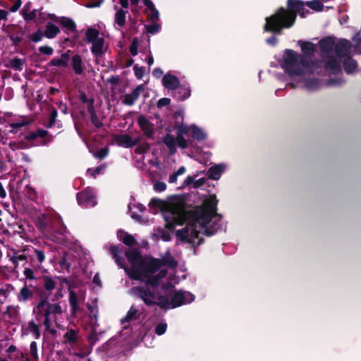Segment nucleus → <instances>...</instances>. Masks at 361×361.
I'll return each instance as SVG.
<instances>
[{"label": "nucleus", "mask_w": 361, "mask_h": 361, "mask_svg": "<svg viewBox=\"0 0 361 361\" xmlns=\"http://www.w3.org/2000/svg\"><path fill=\"white\" fill-rule=\"evenodd\" d=\"M154 202L166 209L164 217L168 229L185 224L184 227L176 231V236L181 242L199 245L202 242V234L212 235L222 228L221 216L216 213L218 200L215 195H210L201 207L188 212L184 209V200L180 197H173L166 203L161 200Z\"/></svg>", "instance_id": "f257e3e1"}, {"label": "nucleus", "mask_w": 361, "mask_h": 361, "mask_svg": "<svg viewBox=\"0 0 361 361\" xmlns=\"http://www.w3.org/2000/svg\"><path fill=\"white\" fill-rule=\"evenodd\" d=\"M319 48L323 61L307 62L305 57L296 51L287 49L283 55L281 67L293 80L289 85L292 88L302 87L312 91L320 87L319 80L312 77V75L321 74L325 69L331 73L341 71L339 63L329 56V51L334 46V40L331 37L319 41Z\"/></svg>", "instance_id": "f03ea898"}, {"label": "nucleus", "mask_w": 361, "mask_h": 361, "mask_svg": "<svg viewBox=\"0 0 361 361\" xmlns=\"http://www.w3.org/2000/svg\"><path fill=\"white\" fill-rule=\"evenodd\" d=\"M177 263L169 252L160 259V269L148 274L145 279V286L133 288L130 293L140 298L147 305H157L161 308L173 309L190 303L195 296L188 291L178 290L173 293L171 282H163L161 279L166 276L167 269H173Z\"/></svg>", "instance_id": "7ed1b4c3"}, {"label": "nucleus", "mask_w": 361, "mask_h": 361, "mask_svg": "<svg viewBox=\"0 0 361 361\" xmlns=\"http://www.w3.org/2000/svg\"><path fill=\"white\" fill-rule=\"evenodd\" d=\"M110 251L117 264L123 268L131 279L145 281L149 274H154L160 269V259L150 257H142L138 250H131L126 252L130 267H125L117 257L120 252L118 247H111Z\"/></svg>", "instance_id": "20e7f679"}, {"label": "nucleus", "mask_w": 361, "mask_h": 361, "mask_svg": "<svg viewBox=\"0 0 361 361\" xmlns=\"http://www.w3.org/2000/svg\"><path fill=\"white\" fill-rule=\"evenodd\" d=\"M174 118L176 120L175 129L176 130V137L175 138L169 133L163 138L164 143L169 149L171 154L176 152L177 147L181 149H186L191 141L185 139V135L190 133L193 140L197 142L204 141L207 138V133L204 129L195 124L190 126L183 123V114L182 112L176 113Z\"/></svg>", "instance_id": "39448f33"}, {"label": "nucleus", "mask_w": 361, "mask_h": 361, "mask_svg": "<svg viewBox=\"0 0 361 361\" xmlns=\"http://www.w3.org/2000/svg\"><path fill=\"white\" fill-rule=\"evenodd\" d=\"M304 4L298 0H288V8H280L271 17L266 19L265 31L280 33L283 28H289L295 23L297 13L305 17Z\"/></svg>", "instance_id": "423d86ee"}, {"label": "nucleus", "mask_w": 361, "mask_h": 361, "mask_svg": "<svg viewBox=\"0 0 361 361\" xmlns=\"http://www.w3.org/2000/svg\"><path fill=\"white\" fill-rule=\"evenodd\" d=\"M33 313L37 320L40 321L44 317V325L46 330L54 334L56 331L51 329L53 323L58 327H61L63 317L61 307L58 303H50L47 300H41L33 309Z\"/></svg>", "instance_id": "0eeeda50"}, {"label": "nucleus", "mask_w": 361, "mask_h": 361, "mask_svg": "<svg viewBox=\"0 0 361 361\" xmlns=\"http://www.w3.org/2000/svg\"><path fill=\"white\" fill-rule=\"evenodd\" d=\"M351 50V44L350 42L345 39L339 41L335 46H334L331 50L329 51V56L334 60H336L340 65V61L343 59V67L344 70L347 73H355L357 69V62L348 57V55L350 54Z\"/></svg>", "instance_id": "6e6552de"}, {"label": "nucleus", "mask_w": 361, "mask_h": 361, "mask_svg": "<svg viewBox=\"0 0 361 361\" xmlns=\"http://www.w3.org/2000/svg\"><path fill=\"white\" fill-rule=\"evenodd\" d=\"M85 39L91 44L90 50L96 58L102 57L107 51L109 45L104 36L94 27H88L85 32Z\"/></svg>", "instance_id": "1a4fd4ad"}, {"label": "nucleus", "mask_w": 361, "mask_h": 361, "mask_svg": "<svg viewBox=\"0 0 361 361\" xmlns=\"http://www.w3.org/2000/svg\"><path fill=\"white\" fill-rule=\"evenodd\" d=\"M78 202L85 207H92L97 204L94 191L90 188H87L77 195Z\"/></svg>", "instance_id": "9d476101"}, {"label": "nucleus", "mask_w": 361, "mask_h": 361, "mask_svg": "<svg viewBox=\"0 0 361 361\" xmlns=\"http://www.w3.org/2000/svg\"><path fill=\"white\" fill-rule=\"evenodd\" d=\"M137 123L140 129L147 137L152 138L154 136V124L151 123L146 116L140 115L137 118Z\"/></svg>", "instance_id": "9b49d317"}, {"label": "nucleus", "mask_w": 361, "mask_h": 361, "mask_svg": "<svg viewBox=\"0 0 361 361\" xmlns=\"http://www.w3.org/2000/svg\"><path fill=\"white\" fill-rule=\"evenodd\" d=\"M23 18L26 20H33L35 18H37V16H43L42 18L44 19H46V17H45L46 14L42 13L41 11H39L38 10L30 11V3L27 4L24 6L23 10ZM47 16L51 19H54V20L56 19V16L53 14H47Z\"/></svg>", "instance_id": "f8f14e48"}, {"label": "nucleus", "mask_w": 361, "mask_h": 361, "mask_svg": "<svg viewBox=\"0 0 361 361\" xmlns=\"http://www.w3.org/2000/svg\"><path fill=\"white\" fill-rule=\"evenodd\" d=\"M144 90L145 88L143 85L137 86L131 92L124 95L123 99H122V103L128 106L133 105L140 97V94L144 92Z\"/></svg>", "instance_id": "ddd939ff"}, {"label": "nucleus", "mask_w": 361, "mask_h": 361, "mask_svg": "<svg viewBox=\"0 0 361 361\" xmlns=\"http://www.w3.org/2000/svg\"><path fill=\"white\" fill-rule=\"evenodd\" d=\"M227 166L224 163H221L211 166L208 171L207 176L210 179L219 180L222 173L226 171Z\"/></svg>", "instance_id": "4468645a"}, {"label": "nucleus", "mask_w": 361, "mask_h": 361, "mask_svg": "<svg viewBox=\"0 0 361 361\" xmlns=\"http://www.w3.org/2000/svg\"><path fill=\"white\" fill-rule=\"evenodd\" d=\"M140 138H133L128 134H123L116 137V142L119 146L123 147H131L138 143Z\"/></svg>", "instance_id": "2eb2a0df"}, {"label": "nucleus", "mask_w": 361, "mask_h": 361, "mask_svg": "<svg viewBox=\"0 0 361 361\" xmlns=\"http://www.w3.org/2000/svg\"><path fill=\"white\" fill-rule=\"evenodd\" d=\"M147 8V16L152 22H157L159 18V13L151 0H143Z\"/></svg>", "instance_id": "dca6fc26"}, {"label": "nucleus", "mask_w": 361, "mask_h": 361, "mask_svg": "<svg viewBox=\"0 0 361 361\" xmlns=\"http://www.w3.org/2000/svg\"><path fill=\"white\" fill-rule=\"evenodd\" d=\"M162 82L166 88L170 90H175L178 87L179 85L178 79L176 77L169 74L164 76Z\"/></svg>", "instance_id": "f3484780"}, {"label": "nucleus", "mask_w": 361, "mask_h": 361, "mask_svg": "<svg viewBox=\"0 0 361 361\" xmlns=\"http://www.w3.org/2000/svg\"><path fill=\"white\" fill-rule=\"evenodd\" d=\"M301 49L305 56H311L316 51V46L310 42H300Z\"/></svg>", "instance_id": "a211bd4d"}, {"label": "nucleus", "mask_w": 361, "mask_h": 361, "mask_svg": "<svg viewBox=\"0 0 361 361\" xmlns=\"http://www.w3.org/2000/svg\"><path fill=\"white\" fill-rule=\"evenodd\" d=\"M60 32L59 28L52 23H47L44 36L49 39L54 38Z\"/></svg>", "instance_id": "6ab92c4d"}, {"label": "nucleus", "mask_w": 361, "mask_h": 361, "mask_svg": "<svg viewBox=\"0 0 361 361\" xmlns=\"http://www.w3.org/2000/svg\"><path fill=\"white\" fill-rule=\"evenodd\" d=\"M72 67L76 74L83 72L82 60L79 55H74L71 59Z\"/></svg>", "instance_id": "aec40b11"}, {"label": "nucleus", "mask_w": 361, "mask_h": 361, "mask_svg": "<svg viewBox=\"0 0 361 361\" xmlns=\"http://www.w3.org/2000/svg\"><path fill=\"white\" fill-rule=\"evenodd\" d=\"M138 317L139 310L135 306H131L125 317H123L121 322L123 324H125L126 323H128L130 321L136 319Z\"/></svg>", "instance_id": "412c9836"}, {"label": "nucleus", "mask_w": 361, "mask_h": 361, "mask_svg": "<svg viewBox=\"0 0 361 361\" xmlns=\"http://www.w3.org/2000/svg\"><path fill=\"white\" fill-rule=\"evenodd\" d=\"M126 13L127 11H125L123 10H118L115 14V18L114 21L115 23L119 26L123 27L126 23Z\"/></svg>", "instance_id": "4be33fe9"}, {"label": "nucleus", "mask_w": 361, "mask_h": 361, "mask_svg": "<svg viewBox=\"0 0 361 361\" xmlns=\"http://www.w3.org/2000/svg\"><path fill=\"white\" fill-rule=\"evenodd\" d=\"M32 296L31 290L27 286H24L20 290L18 295V300L20 302H25L29 300Z\"/></svg>", "instance_id": "5701e85b"}, {"label": "nucleus", "mask_w": 361, "mask_h": 361, "mask_svg": "<svg viewBox=\"0 0 361 361\" xmlns=\"http://www.w3.org/2000/svg\"><path fill=\"white\" fill-rule=\"evenodd\" d=\"M326 1V0H313L309 1L305 3L306 6L310 8L315 11H321L323 10L324 5L323 2Z\"/></svg>", "instance_id": "b1692460"}, {"label": "nucleus", "mask_w": 361, "mask_h": 361, "mask_svg": "<svg viewBox=\"0 0 361 361\" xmlns=\"http://www.w3.org/2000/svg\"><path fill=\"white\" fill-rule=\"evenodd\" d=\"M118 237L120 240L123 241L127 245H132L135 243L134 238L129 234L125 233L124 232L119 231L118 233Z\"/></svg>", "instance_id": "393cba45"}, {"label": "nucleus", "mask_w": 361, "mask_h": 361, "mask_svg": "<svg viewBox=\"0 0 361 361\" xmlns=\"http://www.w3.org/2000/svg\"><path fill=\"white\" fill-rule=\"evenodd\" d=\"M190 95V90L188 87H180L175 92V97L178 99H185Z\"/></svg>", "instance_id": "a878e982"}, {"label": "nucleus", "mask_w": 361, "mask_h": 361, "mask_svg": "<svg viewBox=\"0 0 361 361\" xmlns=\"http://www.w3.org/2000/svg\"><path fill=\"white\" fill-rule=\"evenodd\" d=\"M154 235L164 241H169L171 239L169 231L163 228L157 229L154 233Z\"/></svg>", "instance_id": "bb28decb"}, {"label": "nucleus", "mask_w": 361, "mask_h": 361, "mask_svg": "<svg viewBox=\"0 0 361 361\" xmlns=\"http://www.w3.org/2000/svg\"><path fill=\"white\" fill-rule=\"evenodd\" d=\"M186 171L184 166H180L176 172L173 173L169 176V182L170 183H175L177 182L178 177L183 175Z\"/></svg>", "instance_id": "cd10ccee"}, {"label": "nucleus", "mask_w": 361, "mask_h": 361, "mask_svg": "<svg viewBox=\"0 0 361 361\" xmlns=\"http://www.w3.org/2000/svg\"><path fill=\"white\" fill-rule=\"evenodd\" d=\"M68 56L66 54H63L59 59H54L51 61V64L53 66L65 67V66H66L68 65Z\"/></svg>", "instance_id": "c85d7f7f"}, {"label": "nucleus", "mask_w": 361, "mask_h": 361, "mask_svg": "<svg viewBox=\"0 0 361 361\" xmlns=\"http://www.w3.org/2000/svg\"><path fill=\"white\" fill-rule=\"evenodd\" d=\"M28 330L32 333L36 339H39L40 337L39 327L33 322L30 321L27 326Z\"/></svg>", "instance_id": "c756f323"}, {"label": "nucleus", "mask_w": 361, "mask_h": 361, "mask_svg": "<svg viewBox=\"0 0 361 361\" xmlns=\"http://www.w3.org/2000/svg\"><path fill=\"white\" fill-rule=\"evenodd\" d=\"M23 61L18 58H14L9 61V66L15 70L20 71L23 68Z\"/></svg>", "instance_id": "7c9ffc66"}, {"label": "nucleus", "mask_w": 361, "mask_h": 361, "mask_svg": "<svg viewBox=\"0 0 361 361\" xmlns=\"http://www.w3.org/2000/svg\"><path fill=\"white\" fill-rule=\"evenodd\" d=\"M69 301L73 310L76 311L78 309V297L73 290L69 291Z\"/></svg>", "instance_id": "2f4dec72"}, {"label": "nucleus", "mask_w": 361, "mask_h": 361, "mask_svg": "<svg viewBox=\"0 0 361 361\" xmlns=\"http://www.w3.org/2000/svg\"><path fill=\"white\" fill-rule=\"evenodd\" d=\"M44 288L47 290H52L56 286L55 281L49 276H45L44 279Z\"/></svg>", "instance_id": "473e14b6"}, {"label": "nucleus", "mask_w": 361, "mask_h": 361, "mask_svg": "<svg viewBox=\"0 0 361 361\" xmlns=\"http://www.w3.org/2000/svg\"><path fill=\"white\" fill-rule=\"evenodd\" d=\"M65 338L70 343H75L76 341V333L75 331L68 330L65 334Z\"/></svg>", "instance_id": "72a5a7b5"}, {"label": "nucleus", "mask_w": 361, "mask_h": 361, "mask_svg": "<svg viewBox=\"0 0 361 361\" xmlns=\"http://www.w3.org/2000/svg\"><path fill=\"white\" fill-rule=\"evenodd\" d=\"M147 31L151 34L157 32L160 28V25L153 22L152 24L147 25Z\"/></svg>", "instance_id": "f704fd0d"}, {"label": "nucleus", "mask_w": 361, "mask_h": 361, "mask_svg": "<svg viewBox=\"0 0 361 361\" xmlns=\"http://www.w3.org/2000/svg\"><path fill=\"white\" fill-rule=\"evenodd\" d=\"M136 77L139 79H142L145 75V69L143 67L135 65L133 68Z\"/></svg>", "instance_id": "c9c22d12"}, {"label": "nucleus", "mask_w": 361, "mask_h": 361, "mask_svg": "<svg viewBox=\"0 0 361 361\" xmlns=\"http://www.w3.org/2000/svg\"><path fill=\"white\" fill-rule=\"evenodd\" d=\"M30 354H31V355L34 357L35 360H37L38 359V354H37V343L35 342V341H32L30 343Z\"/></svg>", "instance_id": "e433bc0d"}, {"label": "nucleus", "mask_w": 361, "mask_h": 361, "mask_svg": "<svg viewBox=\"0 0 361 361\" xmlns=\"http://www.w3.org/2000/svg\"><path fill=\"white\" fill-rule=\"evenodd\" d=\"M137 46H138V40L137 39H133L132 44L130 47V51L133 56H136L137 54Z\"/></svg>", "instance_id": "4c0bfd02"}, {"label": "nucleus", "mask_w": 361, "mask_h": 361, "mask_svg": "<svg viewBox=\"0 0 361 361\" xmlns=\"http://www.w3.org/2000/svg\"><path fill=\"white\" fill-rule=\"evenodd\" d=\"M43 36H44V35H43L42 32L40 30H38L36 32L33 33L30 36V39L33 42H39L42 39Z\"/></svg>", "instance_id": "58836bf2"}, {"label": "nucleus", "mask_w": 361, "mask_h": 361, "mask_svg": "<svg viewBox=\"0 0 361 361\" xmlns=\"http://www.w3.org/2000/svg\"><path fill=\"white\" fill-rule=\"evenodd\" d=\"M109 150L106 148H103L94 154V156L98 159H104L107 156Z\"/></svg>", "instance_id": "ea45409f"}, {"label": "nucleus", "mask_w": 361, "mask_h": 361, "mask_svg": "<svg viewBox=\"0 0 361 361\" xmlns=\"http://www.w3.org/2000/svg\"><path fill=\"white\" fill-rule=\"evenodd\" d=\"M104 169H105L104 166H99L94 170H92L91 169H88L87 173H90V175L95 176L96 175H97V174L100 173L102 171H103L104 170Z\"/></svg>", "instance_id": "a19ab883"}, {"label": "nucleus", "mask_w": 361, "mask_h": 361, "mask_svg": "<svg viewBox=\"0 0 361 361\" xmlns=\"http://www.w3.org/2000/svg\"><path fill=\"white\" fill-rule=\"evenodd\" d=\"M61 23L66 27L69 29H73L75 27V23L73 20L68 18H63L61 20Z\"/></svg>", "instance_id": "79ce46f5"}, {"label": "nucleus", "mask_w": 361, "mask_h": 361, "mask_svg": "<svg viewBox=\"0 0 361 361\" xmlns=\"http://www.w3.org/2000/svg\"><path fill=\"white\" fill-rule=\"evenodd\" d=\"M166 188V185L163 182H157L154 185V189L158 192L164 191Z\"/></svg>", "instance_id": "37998d69"}, {"label": "nucleus", "mask_w": 361, "mask_h": 361, "mask_svg": "<svg viewBox=\"0 0 361 361\" xmlns=\"http://www.w3.org/2000/svg\"><path fill=\"white\" fill-rule=\"evenodd\" d=\"M11 293V287L8 285L0 288V296L7 298Z\"/></svg>", "instance_id": "c03bdc74"}, {"label": "nucleus", "mask_w": 361, "mask_h": 361, "mask_svg": "<svg viewBox=\"0 0 361 361\" xmlns=\"http://www.w3.org/2000/svg\"><path fill=\"white\" fill-rule=\"evenodd\" d=\"M166 327H167L166 324H159L155 329V331H156L157 334H158V335L164 334L166 332Z\"/></svg>", "instance_id": "a18cd8bd"}, {"label": "nucleus", "mask_w": 361, "mask_h": 361, "mask_svg": "<svg viewBox=\"0 0 361 361\" xmlns=\"http://www.w3.org/2000/svg\"><path fill=\"white\" fill-rule=\"evenodd\" d=\"M39 50L41 53H43L46 55H51L54 52L53 49L49 46L40 47Z\"/></svg>", "instance_id": "49530a36"}, {"label": "nucleus", "mask_w": 361, "mask_h": 361, "mask_svg": "<svg viewBox=\"0 0 361 361\" xmlns=\"http://www.w3.org/2000/svg\"><path fill=\"white\" fill-rule=\"evenodd\" d=\"M23 274L27 279H34L35 274L33 271L31 269L25 268L23 271Z\"/></svg>", "instance_id": "de8ad7c7"}, {"label": "nucleus", "mask_w": 361, "mask_h": 361, "mask_svg": "<svg viewBox=\"0 0 361 361\" xmlns=\"http://www.w3.org/2000/svg\"><path fill=\"white\" fill-rule=\"evenodd\" d=\"M35 252L39 262L42 263L45 259V255L44 252L39 250H35Z\"/></svg>", "instance_id": "09e8293b"}, {"label": "nucleus", "mask_w": 361, "mask_h": 361, "mask_svg": "<svg viewBox=\"0 0 361 361\" xmlns=\"http://www.w3.org/2000/svg\"><path fill=\"white\" fill-rule=\"evenodd\" d=\"M169 103H170V99H168V98H162V99L159 100L157 104H158L159 107H161V106H164L169 105Z\"/></svg>", "instance_id": "8fccbe9b"}, {"label": "nucleus", "mask_w": 361, "mask_h": 361, "mask_svg": "<svg viewBox=\"0 0 361 361\" xmlns=\"http://www.w3.org/2000/svg\"><path fill=\"white\" fill-rule=\"evenodd\" d=\"M205 183V179L204 178H201L197 180H194L193 187L195 188H199L203 185Z\"/></svg>", "instance_id": "3c124183"}, {"label": "nucleus", "mask_w": 361, "mask_h": 361, "mask_svg": "<svg viewBox=\"0 0 361 361\" xmlns=\"http://www.w3.org/2000/svg\"><path fill=\"white\" fill-rule=\"evenodd\" d=\"M102 2H103V1L102 0L99 1L94 2V3H90V4H86L85 7L89 8L99 7L102 5Z\"/></svg>", "instance_id": "603ef678"}, {"label": "nucleus", "mask_w": 361, "mask_h": 361, "mask_svg": "<svg viewBox=\"0 0 361 361\" xmlns=\"http://www.w3.org/2000/svg\"><path fill=\"white\" fill-rule=\"evenodd\" d=\"M8 13L6 10L0 9V20L7 19Z\"/></svg>", "instance_id": "864d4df0"}, {"label": "nucleus", "mask_w": 361, "mask_h": 361, "mask_svg": "<svg viewBox=\"0 0 361 361\" xmlns=\"http://www.w3.org/2000/svg\"><path fill=\"white\" fill-rule=\"evenodd\" d=\"M10 39L13 41L15 44H17L21 41V38L18 36L8 35Z\"/></svg>", "instance_id": "5fc2aeb1"}, {"label": "nucleus", "mask_w": 361, "mask_h": 361, "mask_svg": "<svg viewBox=\"0 0 361 361\" xmlns=\"http://www.w3.org/2000/svg\"><path fill=\"white\" fill-rule=\"evenodd\" d=\"M21 5V1L20 0H18L17 3H16L11 8V11L12 12H15L16 11L20 6Z\"/></svg>", "instance_id": "6e6d98bb"}, {"label": "nucleus", "mask_w": 361, "mask_h": 361, "mask_svg": "<svg viewBox=\"0 0 361 361\" xmlns=\"http://www.w3.org/2000/svg\"><path fill=\"white\" fill-rule=\"evenodd\" d=\"M193 183H194V178L192 176H188L184 180L185 185H189Z\"/></svg>", "instance_id": "4d7b16f0"}, {"label": "nucleus", "mask_w": 361, "mask_h": 361, "mask_svg": "<svg viewBox=\"0 0 361 361\" xmlns=\"http://www.w3.org/2000/svg\"><path fill=\"white\" fill-rule=\"evenodd\" d=\"M276 37H271L267 39V42L271 45H274L276 43Z\"/></svg>", "instance_id": "13d9d810"}, {"label": "nucleus", "mask_w": 361, "mask_h": 361, "mask_svg": "<svg viewBox=\"0 0 361 361\" xmlns=\"http://www.w3.org/2000/svg\"><path fill=\"white\" fill-rule=\"evenodd\" d=\"M6 195V191L4 189L2 184L0 183V197L4 198Z\"/></svg>", "instance_id": "bf43d9fd"}, {"label": "nucleus", "mask_w": 361, "mask_h": 361, "mask_svg": "<svg viewBox=\"0 0 361 361\" xmlns=\"http://www.w3.org/2000/svg\"><path fill=\"white\" fill-rule=\"evenodd\" d=\"M93 283L100 286L101 285V281H100V278H99V276L98 274H96L94 275V278H93Z\"/></svg>", "instance_id": "052dcab7"}, {"label": "nucleus", "mask_w": 361, "mask_h": 361, "mask_svg": "<svg viewBox=\"0 0 361 361\" xmlns=\"http://www.w3.org/2000/svg\"><path fill=\"white\" fill-rule=\"evenodd\" d=\"M121 6L124 8H127L128 6V0H120Z\"/></svg>", "instance_id": "680f3d73"}, {"label": "nucleus", "mask_w": 361, "mask_h": 361, "mask_svg": "<svg viewBox=\"0 0 361 361\" xmlns=\"http://www.w3.org/2000/svg\"><path fill=\"white\" fill-rule=\"evenodd\" d=\"M11 27V25H5V24H3L2 27H1V30L6 32V33H8L9 32V28Z\"/></svg>", "instance_id": "e2e57ef3"}, {"label": "nucleus", "mask_w": 361, "mask_h": 361, "mask_svg": "<svg viewBox=\"0 0 361 361\" xmlns=\"http://www.w3.org/2000/svg\"><path fill=\"white\" fill-rule=\"evenodd\" d=\"M25 125L24 123L23 122H20V123H13L11 124V127L14 128H20V127H22Z\"/></svg>", "instance_id": "0e129e2a"}, {"label": "nucleus", "mask_w": 361, "mask_h": 361, "mask_svg": "<svg viewBox=\"0 0 361 361\" xmlns=\"http://www.w3.org/2000/svg\"><path fill=\"white\" fill-rule=\"evenodd\" d=\"M154 63V59H153V57L151 54L149 55L148 58H147V64L149 66H152Z\"/></svg>", "instance_id": "69168bd1"}, {"label": "nucleus", "mask_w": 361, "mask_h": 361, "mask_svg": "<svg viewBox=\"0 0 361 361\" xmlns=\"http://www.w3.org/2000/svg\"><path fill=\"white\" fill-rule=\"evenodd\" d=\"M18 307H13V306L8 307V311H11L14 313H16L18 312Z\"/></svg>", "instance_id": "338daca9"}, {"label": "nucleus", "mask_w": 361, "mask_h": 361, "mask_svg": "<svg viewBox=\"0 0 361 361\" xmlns=\"http://www.w3.org/2000/svg\"><path fill=\"white\" fill-rule=\"evenodd\" d=\"M90 312L95 317V319H97L98 310L96 308H92L90 310Z\"/></svg>", "instance_id": "774afa93"}]
</instances>
